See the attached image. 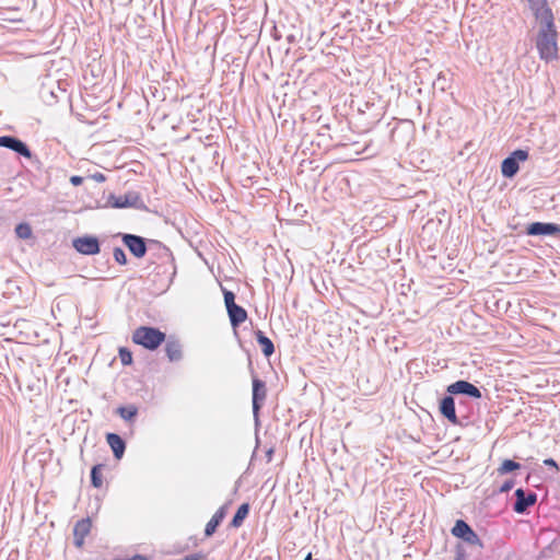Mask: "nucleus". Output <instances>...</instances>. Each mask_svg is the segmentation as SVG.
<instances>
[{
  "label": "nucleus",
  "instance_id": "37",
  "mask_svg": "<svg viewBox=\"0 0 560 560\" xmlns=\"http://www.w3.org/2000/svg\"><path fill=\"white\" fill-rule=\"evenodd\" d=\"M304 560H312V553L310 552Z\"/></svg>",
  "mask_w": 560,
  "mask_h": 560
},
{
  "label": "nucleus",
  "instance_id": "34",
  "mask_svg": "<svg viewBox=\"0 0 560 560\" xmlns=\"http://www.w3.org/2000/svg\"><path fill=\"white\" fill-rule=\"evenodd\" d=\"M92 178L97 183H103L106 180V176L103 173H95L92 175Z\"/></svg>",
  "mask_w": 560,
  "mask_h": 560
},
{
  "label": "nucleus",
  "instance_id": "1",
  "mask_svg": "<svg viewBox=\"0 0 560 560\" xmlns=\"http://www.w3.org/2000/svg\"><path fill=\"white\" fill-rule=\"evenodd\" d=\"M557 37L558 33L556 26L549 27L548 30L539 28L536 38V47L542 60L548 62L558 58Z\"/></svg>",
  "mask_w": 560,
  "mask_h": 560
},
{
  "label": "nucleus",
  "instance_id": "13",
  "mask_svg": "<svg viewBox=\"0 0 560 560\" xmlns=\"http://www.w3.org/2000/svg\"><path fill=\"white\" fill-rule=\"evenodd\" d=\"M454 395L447 394L444 396L439 404V410L441 415L446 418L452 424L454 425H460L462 422L459 421L457 415H456V408H455V400Z\"/></svg>",
  "mask_w": 560,
  "mask_h": 560
},
{
  "label": "nucleus",
  "instance_id": "5",
  "mask_svg": "<svg viewBox=\"0 0 560 560\" xmlns=\"http://www.w3.org/2000/svg\"><path fill=\"white\" fill-rule=\"evenodd\" d=\"M452 534L455 537L463 539L469 545H476L483 547V544L479 536L472 530V528L463 520H457L452 528Z\"/></svg>",
  "mask_w": 560,
  "mask_h": 560
},
{
  "label": "nucleus",
  "instance_id": "27",
  "mask_svg": "<svg viewBox=\"0 0 560 560\" xmlns=\"http://www.w3.org/2000/svg\"><path fill=\"white\" fill-rule=\"evenodd\" d=\"M119 359L124 365H129L132 363V353L127 348H120Z\"/></svg>",
  "mask_w": 560,
  "mask_h": 560
},
{
  "label": "nucleus",
  "instance_id": "14",
  "mask_svg": "<svg viewBox=\"0 0 560 560\" xmlns=\"http://www.w3.org/2000/svg\"><path fill=\"white\" fill-rule=\"evenodd\" d=\"M91 527L92 523L89 517L75 523L73 527V544L77 548H81L84 545V539L90 534Z\"/></svg>",
  "mask_w": 560,
  "mask_h": 560
},
{
  "label": "nucleus",
  "instance_id": "30",
  "mask_svg": "<svg viewBox=\"0 0 560 560\" xmlns=\"http://www.w3.org/2000/svg\"><path fill=\"white\" fill-rule=\"evenodd\" d=\"M528 5L534 14L535 12L541 10V8L548 5V2L547 0H528Z\"/></svg>",
  "mask_w": 560,
  "mask_h": 560
},
{
  "label": "nucleus",
  "instance_id": "6",
  "mask_svg": "<svg viewBox=\"0 0 560 560\" xmlns=\"http://www.w3.org/2000/svg\"><path fill=\"white\" fill-rule=\"evenodd\" d=\"M73 248L82 255H96L101 252L98 238L93 235L79 236L72 241Z\"/></svg>",
  "mask_w": 560,
  "mask_h": 560
},
{
  "label": "nucleus",
  "instance_id": "4",
  "mask_svg": "<svg viewBox=\"0 0 560 560\" xmlns=\"http://www.w3.org/2000/svg\"><path fill=\"white\" fill-rule=\"evenodd\" d=\"M528 159V152L526 150L517 149L513 151L508 158L502 161L501 173L506 178L514 177L520 170V162Z\"/></svg>",
  "mask_w": 560,
  "mask_h": 560
},
{
  "label": "nucleus",
  "instance_id": "21",
  "mask_svg": "<svg viewBox=\"0 0 560 560\" xmlns=\"http://www.w3.org/2000/svg\"><path fill=\"white\" fill-rule=\"evenodd\" d=\"M249 509L250 508L248 503L241 504L231 521V526L235 528L240 527L244 520L247 517Z\"/></svg>",
  "mask_w": 560,
  "mask_h": 560
},
{
  "label": "nucleus",
  "instance_id": "31",
  "mask_svg": "<svg viewBox=\"0 0 560 560\" xmlns=\"http://www.w3.org/2000/svg\"><path fill=\"white\" fill-rule=\"evenodd\" d=\"M179 560H206V555L201 552L190 553Z\"/></svg>",
  "mask_w": 560,
  "mask_h": 560
},
{
  "label": "nucleus",
  "instance_id": "12",
  "mask_svg": "<svg viewBox=\"0 0 560 560\" xmlns=\"http://www.w3.org/2000/svg\"><path fill=\"white\" fill-rule=\"evenodd\" d=\"M514 495L515 502L513 510L518 514L525 513L528 508L534 505L537 501V494L535 492L526 493L522 488L516 489Z\"/></svg>",
  "mask_w": 560,
  "mask_h": 560
},
{
  "label": "nucleus",
  "instance_id": "9",
  "mask_svg": "<svg viewBox=\"0 0 560 560\" xmlns=\"http://www.w3.org/2000/svg\"><path fill=\"white\" fill-rule=\"evenodd\" d=\"M0 147L7 148L15 153H18L21 156L31 159L32 152L28 148V145L22 141L21 139L14 137V136H1L0 137Z\"/></svg>",
  "mask_w": 560,
  "mask_h": 560
},
{
  "label": "nucleus",
  "instance_id": "29",
  "mask_svg": "<svg viewBox=\"0 0 560 560\" xmlns=\"http://www.w3.org/2000/svg\"><path fill=\"white\" fill-rule=\"evenodd\" d=\"M223 296H224V303H225L226 310L236 305L235 295L232 291L223 289Z\"/></svg>",
  "mask_w": 560,
  "mask_h": 560
},
{
  "label": "nucleus",
  "instance_id": "26",
  "mask_svg": "<svg viewBox=\"0 0 560 560\" xmlns=\"http://www.w3.org/2000/svg\"><path fill=\"white\" fill-rule=\"evenodd\" d=\"M15 234L19 238L27 240L32 236V229L27 223H19L15 226Z\"/></svg>",
  "mask_w": 560,
  "mask_h": 560
},
{
  "label": "nucleus",
  "instance_id": "36",
  "mask_svg": "<svg viewBox=\"0 0 560 560\" xmlns=\"http://www.w3.org/2000/svg\"><path fill=\"white\" fill-rule=\"evenodd\" d=\"M272 454H273V450H272V448H270V450L266 453V456H267V458H268V460H269V462H270V460H271V458H272Z\"/></svg>",
  "mask_w": 560,
  "mask_h": 560
},
{
  "label": "nucleus",
  "instance_id": "17",
  "mask_svg": "<svg viewBox=\"0 0 560 560\" xmlns=\"http://www.w3.org/2000/svg\"><path fill=\"white\" fill-rule=\"evenodd\" d=\"M534 15L539 24V28L548 30L549 27H555L553 13L549 4L535 12Z\"/></svg>",
  "mask_w": 560,
  "mask_h": 560
},
{
  "label": "nucleus",
  "instance_id": "2",
  "mask_svg": "<svg viewBox=\"0 0 560 560\" xmlns=\"http://www.w3.org/2000/svg\"><path fill=\"white\" fill-rule=\"evenodd\" d=\"M165 340V332L156 327L140 326L132 332V341L150 351L156 350Z\"/></svg>",
  "mask_w": 560,
  "mask_h": 560
},
{
  "label": "nucleus",
  "instance_id": "23",
  "mask_svg": "<svg viewBox=\"0 0 560 560\" xmlns=\"http://www.w3.org/2000/svg\"><path fill=\"white\" fill-rule=\"evenodd\" d=\"M433 88L441 92L446 91L450 88V78L445 72H440L436 79L433 81Z\"/></svg>",
  "mask_w": 560,
  "mask_h": 560
},
{
  "label": "nucleus",
  "instance_id": "35",
  "mask_svg": "<svg viewBox=\"0 0 560 560\" xmlns=\"http://www.w3.org/2000/svg\"><path fill=\"white\" fill-rule=\"evenodd\" d=\"M544 464H545L546 466L555 467L556 469H558V465H557L556 460H555V459H552V458H547V459H545V460H544Z\"/></svg>",
  "mask_w": 560,
  "mask_h": 560
},
{
  "label": "nucleus",
  "instance_id": "28",
  "mask_svg": "<svg viewBox=\"0 0 560 560\" xmlns=\"http://www.w3.org/2000/svg\"><path fill=\"white\" fill-rule=\"evenodd\" d=\"M113 255H114L115 261L118 262L119 265H126L127 264V256H126V254H125L122 248L115 247Z\"/></svg>",
  "mask_w": 560,
  "mask_h": 560
},
{
  "label": "nucleus",
  "instance_id": "20",
  "mask_svg": "<svg viewBox=\"0 0 560 560\" xmlns=\"http://www.w3.org/2000/svg\"><path fill=\"white\" fill-rule=\"evenodd\" d=\"M256 341L261 347L265 357H270L275 352V346L270 338H268L261 330L255 332Z\"/></svg>",
  "mask_w": 560,
  "mask_h": 560
},
{
  "label": "nucleus",
  "instance_id": "32",
  "mask_svg": "<svg viewBox=\"0 0 560 560\" xmlns=\"http://www.w3.org/2000/svg\"><path fill=\"white\" fill-rule=\"evenodd\" d=\"M514 486L513 480H506L504 483L500 487V492H509Z\"/></svg>",
  "mask_w": 560,
  "mask_h": 560
},
{
  "label": "nucleus",
  "instance_id": "18",
  "mask_svg": "<svg viewBox=\"0 0 560 560\" xmlns=\"http://www.w3.org/2000/svg\"><path fill=\"white\" fill-rule=\"evenodd\" d=\"M226 515V505H222L210 518L205 528L207 537L212 536Z\"/></svg>",
  "mask_w": 560,
  "mask_h": 560
},
{
  "label": "nucleus",
  "instance_id": "8",
  "mask_svg": "<svg viewBox=\"0 0 560 560\" xmlns=\"http://www.w3.org/2000/svg\"><path fill=\"white\" fill-rule=\"evenodd\" d=\"M526 234L530 236H560V225L552 222H533L527 225Z\"/></svg>",
  "mask_w": 560,
  "mask_h": 560
},
{
  "label": "nucleus",
  "instance_id": "10",
  "mask_svg": "<svg viewBox=\"0 0 560 560\" xmlns=\"http://www.w3.org/2000/svg\"><path fill=\"white\" fill-rule=\"evenodd\" d=\"M267 390H266V384L264 381L254 377L253 378V396H252V404H253V413L255 417V420H258V413L259 410L266 399Z\"/></svg>",
  "mask_w": 560,
  "mask_h": 560
},
{
  "label": "nucleus",
  "instance_id": "16",
  "mask_svg": "<svg viewBox=\"0 0 560 560\" xmlns=\"http://www.w3.org/2000/svg\"><path fill=\"white\" fill-rule=\"evenodd\" d=\"M106 441L110 446L115 458L120 459L126 451V443L122 438L116 433H107Z\"/></svg>",
  "mask_w": 560,
  "mask_h": 560
},
{
  "label": "nucleus",
  "instance_id": "15",
  "mask_svg": "<svg viewBox=\"0 0 560 560\" xmlns=\"http://www.w3.org/2000/svg\"><path fill=\"white\" fill-rule=\"evenodd\" d=\"M165 353L171 362L180 361L183 358L182 345L177 339L170 337L165 342Z\"/></svg>",
  "mask_w": 560,
  "mask_h": 560
},
{
  "label": "nucleus",
  "instance_id": "24",
  "mask_svg": "<svg viewBox=\"0 0 560 560\" xmlns=\"http://www.w3.org/2000/svg\"><path fill=\"white\" fill-rule=\"evenodd\" d=\"M101 469L102 465H95L91 469V483L95 488H101L103 485Z\"/></svg>",
  "mask_w": 560,
  "mask_h": 560
},
{
  "label": "nucleus",
  "instance_id": "19",
  "mask_svg": "<svg viewBox=\"0 0 560 560\" xmlns=\"http://www.w3.org/2000/svg\"><path fill=\"white\" fill-rule=\"evenodd\" d=\"M226 311H228L231 326L233 328L238 327L247 318L246 310L237 304L228 308Z\"/></svg>",
  "mask_w": 560,
  "mask_h": 560
},
{
  "label": "nucleus",
  "instance_id": "11",
  "mask_svg": "<svg viewBox=\"0 0 560 560\" xmlns=\"http://www.w3.org/2000/svg\"><path fill=\"white\" fill-rule=\"evenodd\" d=\"M121 240L135 257L142 258L147 254V244L143 237L135 234H122Z\"/></svg>",
  "mask_w": 560,
  "mask_h": 560
},
{
  "label": "nucleus",
  "instance_id": "33",
  "mask_svg": "<svg viewBox=\"0 0 560 560\" xmlns=\"http://www.w3.org/2000/svg\"><path fill=\"white\" fill-rule=\"evenodd\" d=\"M70 183L73 185V186H79L83 183V177L81 176H78V175H73L70 177Z\"/></svg>",
  "mask_w": 560,
  "mask_h": 560
},
{
  "label": "nucleus",
  "instance_id": "25",
  "mask_svg": "<svg viewBox=\"0 0 560 560\" xmlns=\"http://www.w3.org/2000/svg\"><path fill=\"white\" fill-rule=\"evenodd\" d=\"M520 467H521V465L517 462H514L512 459H505V460H503V463L499 467L498 471L501 475H504V474L512 472V471H514L516 469H520Z\"/></svg>",
  "mask_w": 560,
  "mask_h": 560
},
{
  "label": "nucleus",
  "instance_id": "7",
  "mask_svg": "<svg viewBox=\"0 0 560 560\" xmlns=\"http://www.w3.org/2000/svg\"><path fill=\"white\" fill-rule=\"evenodd\" d=\"M446 393L451 395H464L475 399H480L482 397L480 389L465 380H459L450 384L446 387Z\"/></svg>",
  "mask_w": 560,
  "mask_h": 560
},
{
  "label": "nucleus",
  "instance_id": "3",
  "mask_svg": "<svg viewBox=\"0 0 560 560\" xmlns=\"http://www.w3.org/2000/svg\"><path fill=\"white\" fill-rule=\"evenodd\" d=\"M107 203L117 209L122 208H136V209H143L145 206L143 203V200L141 199L140 195L137 191H128L125 195L115 196L109 195L107 199Z\"/></svg>",
  "mask_w": 560,
  "mask_h": 560
},
{
  "label": "nucleus",
  "instance_id": "22",
  "mask_svg": "<svg viewBox=\"0 0 560 560\" xmlns=\"http://www.w3.org/2000/svg\"><path fill=\"white\" fill-rule=\"evenodd\" d=\"M116 413L127 422H131L138 415V407L135 405L120 406L116 409Z\"/></svg>",
  "mask_w": 560,
  "mask_h": 560
}]
</instances>
